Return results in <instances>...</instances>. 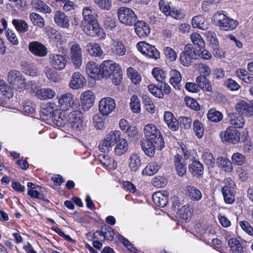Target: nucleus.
I'll return each instance as SVG.
<instances>
[{
    "instance_id": "1",
    "label": "nucleus",
    "mask_w": 253,
    "mask_h": 253,
    "mask_svg": "<svg viewBox=\"0 0 253 253\" xmlns=\"http://www.w3.org/2000/svg\"><path fill=\"white\" fill-rule=\"evenodd\" d=\"M146 140L142 141V148L148 156L152 157L155 150H161L165 146L163 136L160 130L152 124L146 125L144 128Z\"/></svg>"
},
{
    "instance_id": "2",
    "label": "nucleus",
    "mask_w": 253,
    "mask_h": 253,
    "mask_svg": "<svg viewBox=\"0 0 253 253\" xmlns=\"http://www.w3.org/2000/svg\"><path fill=\"white\" fill-rule=\"evenodd\" d=\"M100 68L102 69V78L107 79L112 75V79H117L118 78L122 79L123 71L120 66L112 60L104 61L101 65Z\"/></svg>"
},
{
    "instance_id": "3",
    "label": "nucleus",
    "mask_w": 253,
    "mask_h": 253,
    "mask_svg": "<svg viewBox=\"0 0 253 253\" xmlns=\"http://www.w3.org/2000/svg\"><path fill=\"white\" fill-rule=\"evenodd\" d=\"M213 20L215 25L219 27L221 30H233L238 25V22L227 17L222 12H217L213 16Z\"/></svg>"
},
{
    "instance_id": "4",
    "label": "nucleus",
    "mask_w": 253,
    "mask_h": 253,
    "mask_svg": "<svg viewBox=\"0 0 253 253\" xmlns=\"http://www.w3.org/2000/svg\"><path fill=\"white\" fill-rule=\"evenodd\" d=\"M69 54L68 58L76 69H79L83 64V50L78 42H71L69 43Z\"/></svg>"
},
{
    "instance_id": "5",
    "label": "nucleus",
    "mask_w": 253,
    "mask_h": 253,
    "mask_svg": "<svg viewBox=\"0 0 253 253\" xmlns=\"http://www.w3.org/2000/svg\"><path fill=\"white\" fill-rule=\"evenodd\" d=\"M121 136V132L119 130L110 131L101 141L98 146L99 149L101 152H108L112 147L116 143Z\"/></svg>"
},
{
    "instance_id": "6",
    "label": "nucleus",
    "mask_w": 253,
    "mask_h": 253,
    "mask_svg": "<svg viewBox=\"0 0 253 253\" xmlns=\"http://www.w3.org/2000/svg\"><path fill=\"white\" fill-rule=\"evenodd\" d=\"M117 15L120 21L126 26L134 25L137 20V16L133 11L126 6L119 8Z\"/></svg>"
},
{
    "instance_id": "7",
    "label": "nucleus",
    "mask_w": 253,
    "mask_h": 253,
    "mask_svg": "<svg viewBox=\"0 0 253 253\" xmlns=\"http://www.w3.org/2000/svg\"><path fill=\"white\" fill-rule=\"evenodd\" d=\"M69 124L75 131L79 132L83 128V114L79 110L73 111L68 115Z\"/></svg>"
},
{
    "instance_id": "8",
    "label": "nucleus",
    "mask_w": 253,
    "mask_h": 253,
    "mask_svg": "<svg viewBox=\"0 0 253 253\" xmlns=\"http://www.w3.org/2000/svg\"><path fill=\"white\" fill-rule=\"evenodd\" d=\"M197 56L196 51L194 49L193 45L188 44L180 54V60L183 66L188 67L191 64L192 60L197 58Z\"/></svg>"
},
{
    "instance_id": "9",
    "label": "nucleus",
    "mask_w": 253,
    "mask_h": 253,
    "mask_svg": "<svg viewBox=\"0 0 253 253\" xmlns=\"http://www.w3.org/2000/svg\"><path fill=\"white\" fill-rule=\"evenodd\" d=\"M95 99V94L92 91L87 90L82 92L80 97L82 110L84 111L89 110L93 105Z\"/></svg>"
},
{
    "instance_id": "10",
    "label": "nucleus",
    "mask_w": 253,
    "mask_h": 253,
    "mask_svg": "<svg viewBox=\"0 0 253 253\" xmlns=\"http://www.w3.org/2000/svg\"><path fill=\"white\" fill-rule=\"evenodd\" d=\"M136 47L138 50L144 55L150 58L158 59L160 57V53L153 45L145 42H138Z\"/></svg>"
},
{
    "instance_id": "11",
    "label": "nucleus",
    "mask_w": 253,
    "mask_h": 253,
    "mask_svg": "<svg viewBox=\"0 0 253 253\" xmlns=\"http://www.w3.org/2000/svg\"><path fill=\"white\" fill-rule=\"evenodd\" d=\"M115 100L111 97L102 98L99 103V110L103 116L110 114L115 108Z\"/></svg>"
},
{
    "instance_id": "12",
    "label": "nucleus",
    "mask_w": 253,
    "mask_h": 253,
    "mask_svg": "<svg viewBox=\"0 0 253 253\" xmlns=\"http://www.w3.org/2000/svg\"><path fill=\"white\" fill-rule=\"evenodd\" d=\"M222 141L236 144L240 141V134L238 131L234 128L229 127L226 130L220 133Z\"/></svg>"
},
{
    "instance_id": "13",
    "label": "nucleus",
    "mask_w": 253,
    "mask_h": 253,
    "mask_svg": "<svg viewBox=\"0 0 253 253\" xmlns=\"http://www.w3.org/2000/svg\"><path fill=\"white\" fill-rule=\"evenodd\" d=\"M74 104L73 95L69 92L61 95L58 99V105L63 111L69 110Z\"/></svg>"
},
{
    "instance_id": "14",
    "label": "nucleus",
    "mask_w": 253,
    "mask_h": 253,
    "mask_svg": "<svg viewBox=\"0 0 253 253\" xmlns=\"http://www.w3.org/2000/svg\"><path fill=\"white\" fill-rule=\"evenodd\" d=\"M83 29L85 34L91 37L99 35L102 29L97 21L95 22H83Z\"/></svg>"
},
{
    "instance_id": "15",
    "label": "nucleus",
    "mask_w": 253,
    "mask_h": 253,
    "mask_svg": "<svg viewBox=\"0 0 253 253\" xmlns=\"http://www.w3.org/2000/svg\"><path fill=\"white\" fill-rule=\"evenodd\" d=\"M86 72L92 79H101L102 69H99L98 64L93 61L88 62L86 65Z\"/></svg>"
},
{
    "instance_id": "16",
    "label": "nucleus",
    "mask_w": 253,
    "mask_h": 253,
    "mask_svg": "<svg viewBox=\"0 0 253 253\" xmlns=\"http://www.w3.org/2000/svg\"><path fill=\"white\" fill-rule=\"evenodd\" d=\"M41 108V116L45 120L52 118V116H54L58 111L56 104L53 102H48L43 104Z\"/></svg>"
},
{
    "instance_id": "17",
    "label": "nucleus",
    "mask_w": 253,
    "mask_h": 253,
    "mask_svg": "<svg viewBox=\"0 0 253 253\" xmlns=\"http://www.w3.org/2000/svg\"><path fill=\"white\" fill-rule=\"evenodd\" d=\"M35 86L32 84L31 89L35 92ZM35 88H36L35 87ZM56 95L55 91L50 88H41L35 91V96L41 100H45L53 98Z\"/></svg>"
},
{
    "instance_id": "18",
    "label": "nucleus",
    "mask_w": 253,
    "mask_h": 253,
    "mask_svg": "<svg viewBox=\"0 0 253 253\" xmlns=\"http://www.w3.org/2000/svg\"><path fill=\"white\" fill-rule=\"evenodd\" d=\"M235 109L239 115L250 117L253 115V108L244 100L239 101L235 106Z\"/></svg>"
},
{
    "instance_id": "19",
    "label": "nucleus",
    "mask_w": 253,
    "mask_h": 253,
    "mask_svg": "<svg viewBox=\"0 0 253 253\" xmlns=\"http://www.w3.org/2000/svg\"><path fill=\"white\" fill-rule=\"evenodd\" d=\"M153 201L156 206L164 207L168 203L169 196L167 191H158L152 196Z\"/></svg>"
},
{
    "instance_id": "20",
    "label": "nucleus",
    "mask_w": 253,
    "mask_h": 253,
    "mask_svg": "<svg viewBox=\"0 0 253 253\" xmlns=\"http://www.w3.org/2000/svg\"><path fill=\"white\" fill-rule=\"evenodd\" d=\"M54 21L59 27L63 28H68L70 26L69 17L64 12L57 11L54 15Z\"/></svg>"
},
{
    "instance_id": "21",
    "label": "nucleus",
    "mask_w": 253,
    "mask_h": 253,
    "mask_svg": "<svg viewBox=\"0 0 253 253\" xmlns=\"http://www.w3.org/2000/svg\"><path fill=\"white\" fill-rule=\"evenodd\" d=\"M174 165L175 171L179 176H183L186 173V163L179 154H177L174 156Z\"/></svg>"
},
{
    "instance_id": "22",
    "label": "nucleus",
    "mask_w": 253,
    "mask_h": 253,
    "mask_svg": "<svg viewBox=\"0 0 253 253\" xmlns=\"http://www.w3.org/2000/svg\"><path fill=\"white\" fill-rule=\"evenodd\" d=\"M29 50L34 55L42 57L46 53V48L45 46L38 42H32L29 45Z\"/></svg>"
},
{
    "instance_id": "23",
    "label": "nucleus",
    "mask_w": 253,
    "mask_h": 253,
    "mask_svg": "<svg viewBox=\"0 0 253 253\" xmlns=\"http://www.w3.org/2000/svg\"><path fill=\"white\" fill-rule=\"evenodd\" d=\"M49 59L51 65L55 69L62 70L66 66V60L65 57L62 55H51Z\"/></svg>"
},
{
    "instance_id": "24",
    "label": "nucleus",
    "mask_w": 253,
    "mask_h": 253,
    "mask_svg": "<svg viewBox=\"0 0 253 253\" xmlns=\"http://www.w3.org/2000/svg\"><path fill=\"white\" fill-rule=\"evenodd\" d=\"M136 34L140 38L147 37L150 32L149 25L143 21H139L134 23Z\"/></svg>"
},
{
    "instance_id": "25",
    "label": "nucleus",
    "mask_w": 253,
    "mask_h": 253,
    "mask_svg": "<svg viewBox=\"0 0 253 253\" xmlns=\"http://www.w3.org/2000/svg\"><path fill=\"white\" fill-rule=\"evenodd\" d=\"M82 14L84 22H95L97 21L96 11L91 6H86L83 8Z\"/></svg>"
},
{
    "instance_id": "26",
    "label": "nucleus",
    "mask_w": 253,
    "mask_h": 253,
    "mask_svg": "<svg viewBox=\"0 0 253 253\" xmlns=\"http://www.w3.org/2000/svg\"><path fill=\"white\" fill-rule=\"evenodd\" d=\"M128 146V143L126 139L120 137L116 142L114 153L116 155L121 156L127 152Z\"/></svg>"
},
{
    "instance_id": "27",
    "label": "nucleus",
    "mask_w": 253,
    "mask_h": 253,
    "mask_svg": "<svg viewBox=\"0 0 253 253\" xmlns=\"http://www.w3.org/2000/svg\"><path fill=\"white\" fill-rule=\"evenodd\" d=\"M192 216V212L189 207H182L176 213L175 217L179 221L186 222L189 220Z\"/></svg>"
},
{
    "instance_id": "28",
    "label": "nucleus",
    "mask_w": 253,
    "mask_h": 253,
    "mask_svg": "<svg viewBox=\"0 0 253 253\" xmlns=\"http://www.w3.org/2000/svg\"><path fill=\"white\" fill-rule=\"evenodd\" d=\"M88 54L94 57H100L103 54V51L100 45L96 42H89L85 47Z\"/></svg>"
},
{
    "instance_id": "29",
    "label": "nucleus",
    "mask_w": 253,
    "mask_h": 253,
    "mask_svg": "<svg viewBox=\"0 0 253 253\" xmlns=\"http://www.w3.org/2000/svg\"><path fill=\"white\" fill-rule=\"evenodd\" d=\"M185 193L189 198L193 201H198L202 197L201 191L196 187L191 185L186 187Z\"/></svg>"
},
{
    "instance_id": "30",
    "label": "nucleus",
    "mask_w": 253,
    "mask_h": 253,
    "mask_svg": "<svg viewBox=\"0 0 253 253\" xmlns=\"http://www.w3.org/2000/svg\"><path fill=\"white\" fill-rule=\"evenodd\" d=\"M164 119L169 128L173 131H176L178 129L177 121L174 117L172 113L170 112H166L164 114Z\"/></svg>"
},
{
    "instance_id": "31",
    "label": "nucleus",
    "mask_w": 253,
    "mask_h": 253,
    "mask_svg": "<svg viewBox=\"0 0 253 253\" xmlns=\"http://www.w3.org/2000/svg\"><path fill=\"white\" fill-rule=\"evenodd\" d=\"M189 169L191 174L195 177H198L202 175L204 172L203 165L198 161H194L189 166Z\"/></svg>"
},
{
    "instance_id": "32",
    "label": "nucleus",
    "mask_w": 253,
    "mask_h": 253,
    "mask_svg": "<svg viewBox=\"0 0 253 253\" xmlns=\"http://www.w3.org/2000/svg\"><path fill=\"white\" fill-rule=\"evenodd\" d=\"M128 164L131 171H136L139 169L141 165L139 156L135 153L131 154L128 159Z\"/></svg>"
},
{
    "instance_id": "33",
    "label": "nucleus",
    "mask_w": 253,
    "mask_h": 253,
    "mask_svg": "<svg viewBox=\"0 0 253 253\" xmlns=\"http://www.w3.org/2000/svg\"><path fill=\"white\" fill-rule=\"evenodd\" d=\"M12 24L19 33H25L29 30V25L24 20L14 19L12 21Z\"/></svg>"
},
{
    "instance_id": "34",
    "label": "nucleus",
    "mask_w": 253,
    "mask_h": 253,
    "mask_svg": "<svg viewBox=\"0 0 253 253\" xmlns=\"http://www.w3.org/2000/svg\"><path fill=\"white\" fill-rule=\"evenodd\" d=\"M228 245L232 253H244L243 246L240 242L236 238H231L228 240Z\"/></svg>"
},
{
    "instance_id": "35",
    "label": "nucleus",
    "mask_w": 253,
    "mask_h": 253,
    "mask_svg": "<svg viewBox=\"0 0 253 253\" xmlns=\"http://www.w3.org/2000/svg\"><path fill=\"white\" fill-rule=\"evenodd\" d=\"M52 120L54 125L60 127L64 126L67 123L64 114L59 111H57L54 116H52Z\"/></svg>"
},
{
    "instance_id": "36",
    "label": "nucleus",
    "mask_w": 253,
    "mask_h": 253,
    "mask_svg": "<svg viewBox=\"0 0 253 253\" xmlns=\"http://www.w3.org/2000/svg\"><path fill=\"white\" fill-rule=\"evenodd\" d=\"M192 24L194 28L202 30L207 29L208 28L207 21L201 15L194 17L192 20Z\"/></svg>"
},
{
    "instance_id": "37",
    "label": "nucleus",
    "mask_w": 253,
    "mask_h": 253,
    "mask_svg": "<svg viewBox=\"0 0 253 253\" xmlns=\"http://www.w3.org/2000/svg\"><path fill=\"white\" fill-rule=\"evenodd\" d=\"M230 123L236 128H242L245 124V120L240 116L238 117L233 113H230L228 115Z\"/></svg>"
},
{
    "instance_id": "38",
    "label": "nucleus",
    "mask_w": 253,
    "mask_h": 253,
    "mask_svg": "<svg viewBox=\"0 0 253 253\" xmlns=\"http://www.w3.org/2000/svg\"><path fill=\"white\" fill-rule=\"evenodd\" d=\"M160 168L161 167L156 162H153L148 164L142 170V173L144 175H153L158 172Z\"/></svg>"
},
{
    "instance_id": "39",
    "label": "nucleus",
    "mask_w": 253,
    "mask_h": 253,
    "mask_svg": "<svg viewBox=\"0 0 253 253\" xmlns=\"http://www.w3.org/2000/svg\"><path fill=\"white\" fill-rule=\"evenodd\" d=\"M202 159L209 169L214 166L215 159L212 154L210 151H205L202 154Z\"/></svg>"
},
{
    "instance_id": "40",
    "label": "nucleus",
    "mask_w": 253,
    "mask_h": 253,
    "mask_svg": "<svg viewBox=\"0 0 253 253\" xmlns=\"http://www.w3.org/2000/svg\"><path fill=\"white\" fill-rule=\"evenodd\" d=\"M222 192L226 203L231 204L234 202V195L230 187L224 186L222 188Z\"/></svg>"
},
{
    "instance_id": "41",
    "label": "nucleus",
    "mask_w": 253,
    "mask_h": 253,
    "mask_svg": "<svg viewBox=\"0 0 253 253\" xmlns=\"http://www.w3.org/2000/svg\"><path fill=\"white\" fill-rule=\"evenodd\" d=\"M99 158L100 162L109 169H113L117 167V163L114 160L109 156L102 154L100 155Z\"/></svg>"
},
{
    "instance_id": "42",
    "label": "nucleus",
    "mask_w": 253,
    "mask_h": 253,
    "mask_svg": "<svg viewBox=\"0 0 253 253\" xmlns=\"http://www.w3.org/2000/svg\"><path fill=\"white\" fill-rule=\"evenodd\" d=\"M32 4L35 8L40 12L44 13H50L51 12V8L42 1L40 0L33 1Z\"/></svg>"
},
{
    "instance_id": "43",
    "label": "nucleus",
    "mask_w": 253,
    "mask_h": 253,
    "mask_svg": "<svg viewBox=\"0 0 253 253\" xmlns=\"http://www.w3.org/2000/svg\"><path fill=\"white\" fill-rule=\"evenodd\" d=\"M218 165L227 172H231L233 170V166L230 160L226 158H218L217 159Z\"/></svg>"
},
{
    "instance_id": "44",
    "label": "nucleus",
    "mask_w": 253,
    "mask_h": 253,
    "mask_svg": "<svg viewBox=\"0 0 253 253\" xmlns=\"http://www.w3.org/2000/svg\"><path fill=\"white\" fill-rule=\"evenodd\" d=\"M207 117L211 122H218L222 120L223 116L219 111L215 109H211L208 113Z\"/></svg>"
},
{
    "instance_id": "45",
    "label": "nucleus",
    "mask_w": 253,
    "mask_h": 253,
    "mask_svg": "<svg viewBox=\"0 0 253 253\" xmlns=\"http://www.w3.org/2000/svg\"><path fill=\"white\" fill-rule=\"evenodd\" d=\"M130 107L132 111L136 114L140 112V100L137 95H133L130 98Z\"/></svg>"
},
{
    "instance_id": "46",
    "label": "nucleus",
    "mask_w": 253,
    "mask_h": 253,
    "mask_svg": "<svg viewBox=\"0 0 253 253\" xmlns=\"http://www.w3.org/2000/svg\"><path fill=\"white\" fill-rule=\"evenodd\" d=\"M191 40L193 43L198 48L205 47V43L201 36L198 33H194L191 35Z\"/></svg>"
},
{
    "instance_id": "47",
    "label": "nucleus",
    "mask_w": 253,
    "mask_h": 253,
    "mask_svg": "<svg viewBox=\"0 0 253 253\" xmlns=\"http://www.w3.org/2000/svg\"><path fill=\"white\" fill-rule=\"evenodd\" d=\"M30 18L34 25H37L40 28L44 27V19L39 14L37 13H32L30 15Z\"/></svg>"
},
{
    "instance_id": "48",
    "label": "nucleus",
    "mask_w": 253,
    "mask_h": 253,
    "mask_svg": "<svg viewBox=\"0 0 253 253\" xmlns=\"http://www.w3.org/2000/svg\"><path fill=\"white\" fill-rule=\"evenodd\" d=\"M113 53L119 56H123L126 53V48L122 42H118L112 48Z\"/></svg>"
},
{
    "instance_id": "49",
    "label": "nucleus",
    "mask_w": 253,
    "mask_h": 253,
    "mask_svg": "<svg viewBox=\"0 0 253 253\" xmlns=\"http://www.w3.org/2000/svg\"><path fill=\"white\" fill-rule=\"evenodd\" d=\"M93 122L95 127L98 129H102L104 127L105 121L104 118L100 114H95L92 118Z\"/></svg>"
},
{
    "instance_id": "50",
    "label": "nucleus",
    "mask_w": 253,
    "mask_h": 253,
    "mask_svg": "<svg viewBox=\"0 0 253 253\" xmlns=\"http://www.w3.org/2000/svg\"><path fill=\"white\" fill-rule=\"evenodd\" d=\"M193 129L196 135L201 138L204 134V128L202 124L198 120H196L193 123Z\"/></svg>"
},
{
    "instance_id": "51",
    "label": "nucleus",
    "mask_w": 253,
    "mask_h": 253,
    "mask_svg": "<svg viewBox=\"0 0 253 253\" xmlns=\"http://www.w3.org/2000/svg\"><path fill=\"white\" fill-rule=\"evenodd\" d=\"M95 3L101 9L109 10L112 7L111 0H93Z\"/></svg>"
},
{
    "instance_id": "52",
    "label": "nucleus",
    "mask_w": 253,
    "mask_h": 253,
    "mask_svg": "<svg viewBox=\"0 0 253 253\" xmlns=\"http://www.w3.org/2000/svg\"><path fill=\"white\" fill-rule=\"evenodd\" d=\"M86 84V80H71L69 86L72 89L77 90L83 88Z\"/></svg>"
},
{
    "instance_id": "53",
    "label": "nucleus",
    "mask_w": 253,
    "mask_h": 253,
    "mask_svg": "<svg viewBox=\"0 0 253 253\" xmlns=\"http://www.w3.org/2000/svg\"><path fill=\"white\" fill-rule=\"evenodd\" d=\"M232 163L238 166L243 165L246 162V157L240 153H235L232 156Z\"/></svg>"
},
{
    "instance_id": "54",
    "label": "nucleus",
    "mask_w": 253,
    "mask_h": 253,
    "mask_svg": "<svg viewBox=\"0 0 253 253\" xmlns=\"http://www.w3.org/2000/svg\"><path fill=\"white\" fill-rule=\"evenodd\" d=\"M148 89L149 91L155 97L163 98L164 97V94L162 91V88L158 87L155 85L150 84L148 86Z\"/></svg>"
},
{
    "instance_id": "55",
    "label": "nucleus",
    "mask_w": 253,
    "mask_h": 253,
    "mask_svg": "<svg viewBox=\"0 0 253 253\" xmlns=\"http://www.w3.org/2000/svg\"><path fill=\"white\" fill-rule=\"evenodd\" d=\"M178 124L181 127L185 129L190 128L192 124V120L191 118L186 117H181L178 119Z\"/></svg>"
},
{
    "instance_id": "56",
    "label": "nucleus",
    "mask_w": 253,
    "mask_h": 253,
    "mask_svg": "<svg viewBox=\"0 0 253 253\" xmlns=\"http://www.w3.org/2000/svg\"><path fill=\"white\" fill-rule=\"evenodd\" d=\"M199 71L200 75L196 79H202V77L206 79L211 74V69L210 67L205 64L200 65Z\"/></svg>"
},
{
    "instance_id": "57",
    "label": "nucleus",
    "mask_w": 253,
    "mask_h": 253,
    "mask_svg": "<svg viewBox=\"0 0 253 253\" xmlns=\"http://www.w3.org/2000/svg\"><path fill=\"white\" fill-rule=\"evenodd\" d=\"M6 36L10 43L13 45H18L19 41L16 33L12 30L8 29L6 31Z\"/></svg>"
},
{
    "instance_id": "58",
    "label": "nucleus",
    "mask_w": 253,
    "mask_h": 253,
    "mask_svg": "<svg viewBox=\"0 0 253 253\" xmlns=\"http://www.w3.org/2000/svg\"><path fill=\"white\" fill-rule=\"evenodd\" d=\"M152 74L155 79H165L167 77V73L163 69L159 67L154 68Z\"/></svg>"
},
{
    "instance_id": "59",
    "label": "nucleus",
    "mask_w": 253,
    "mask_h": 253,
    "mask_svg": "<svg viewBox=\"0 0 253 253\" xmlns=\"http://www.w3.org/2000/svg\"><path fill=\"white\" fill-rule=\"evenodd\" d=\"M164 53L170 61H174L176 59V54L175 51L169 47H166L164 49Z\"/></svg>"
},
{
    "instance_id": "60",
    "label": "nucleus",
    "mask_w": 253,
    "mask_h": 253,
    "mask_svg": "<svg viewBox=\"0 0 253 253\" xmlns=\"http://www.w3.org/2000/svg\"><path fill=\"white\" fill-rule=\"evenodd\" d=\"M185 101L187 106L189 108L196 111L200 110V105L195 99L191 97H186Z\"/></svg>"
},
{
    "instance_id": "61",
    "label": "nucleus",
    "mask_w": 253,
    "mask_h": 253,
    "mask_svg": "<svg viewBox=\"0 0 253 253\" xmlns=\"http://www.w3.org/2000/svg\"><path fill=\"white\" fill-rule=\"evenodd\" d=\"M125 132L131 139L137 138L139 136V131L137 127L134 126H130Z\"/></svg>"
},
{
    "instance_id": "62",
    "label": "nucleus",
    "mask_w": 253,
    "mask_h": 253,
    "mask_svg": "<svg viewBox=\"0 0 253 253\" xmlns=\"http://www.w3.org/2000/svg\"><path fill=\"white\" fill-rule=\"evenodd\" d=\"M57 2L60 3V6H63V9L66 11L73 9L74 3L69 0H56Z\"/></svg>"
},
{
    "instance_id": "63",
    "label": "nucleus",
    "mask_w": 253,
    "mask_h": 253,
    "mask_svg": "<svg viewBox=\"0 0 253 253\" xmlns=\"http://www.w3.org/2000/svg\"><path fill=\"white\" fill-rule=\"evenodd\" d=\"M114 236V232L113 229L108 226H104V240H112Z\"/></svg>"
},
{
    "instance_id": "64",
    "label": "nucleus",
    "mask_w": 253,
    "mask_h": 253,
    "mask_svg": "<svg viewBox=\"0 0 253 253\" xmlns=\"http://www.w3.org/2000/svg\"><path fill=\"white\" fill-rule=\"evenodd\" d=\"M242 229L251 236L253 235V228L250 223L246 221H242L240 222Z\"/></svg>"
}]
</instances>
